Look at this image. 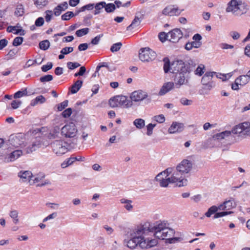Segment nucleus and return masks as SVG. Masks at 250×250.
I'll use <instances>...</instances> for the list:
<instances>
[{
  "label": "nucleus",
  "mask_w": 250,
  "mask_h": 250,
  "mask_svg": "<svg viewBox=\"0 0 250 250\" xmlns=\"http://www.w3.org/2000/svg\"><path fill=\"white\" fill-rule=\"evenodd\" d=\"M149 226L153 236L160 240H165L167 243L169 244L175 243L182 240L180 237H174L175 230L171 228L169 224L165 221H159L156 222L153 226Z\"/></svg>",
  "instance_id": "obj_1"
},
{
  "label": "nucleus",
  "mask_w": 250,
  "mask_h": 250,
  "mask_svg": "<svg viewBox=\"0 0 250 250\" xmlns=\"http://www.w3.org/2000/svg\"><path fill=\"white\" fill-rule=\"evenodd\" d=\"M136 234L139 237V247L142 249H148L158 244L157 239L152 234L147 224L136 228Z\"/></svg>",
  "instance_id": "obj_2"
},
{
  "label": "nucleus",
  "mask_w": 250,
  "mask_h": 250,
  "mask_svg": "<svg viewBox=\"0 0 250 250\" xmlns=\"http://www.w3.org/2000/svg\"><path fill=\"white\" fill-rule=\"evenodd\" d=\"M164 70L165 73L170 72L172 73H189L193 69L194 66L189 63L184 62L182 61H176L169 63L168 60L164 59Z\"/></svg>",
  "instance_id": "obj_3"
},
{
  "label": "nucleus",
  "mask_w": 250,
  "mask_h": 250,
  "mask_svg": "<svg viewBox=\"0 0 250 250\" xmlns=\"http://www.w3.org/2000/svg\"><path fill=\"white\" fill-rule=\"evenodd\" d=\"M248 10L246 3L241 0H231L226 8L227 12H231L235 16H240L246 13Z\"/></svg>",
  "instance_id": "obj_4"
},
{
  "label": "nucleus",
  "mask_w": 250,
  "mask_h": 250,
  "mask_svg": "<svg viewBox=\"0 0 250 250\" xmlns=\"http://www.w3.org/2000/svg\"><path fill=\"white\" fill-rule=\"evenodd\" d=\"M167 169H170V172L168 173V175L170 178V182L172 184H175L176 186L181 187L187 185L188 180L180 171L177 169L169 167Z\"/></svg>",
  "instance_id": "obj_5"
},
{
  "label": "nucleus",
  "mask_w": 250,
  "mask_h": 250,
  "mask_svg": "<svg viewBox=\"0 0 250 250\" xmlns=\"http://www.w3.org/2000/svg\"><path fill=\"white\" fill-rule=\"evenodd\" d=\"M109 105L112 108L123 107L128 108L132 106V104L125 96L117 95L110 98L108 101Z\"/></svg>",
  "instance_id": "obj_6"
},
{
  "label": "nucleus",
  "mask_w": 250,
  "mask_h": 250,
  "mask_svg": "<svg viewBox=\"0 0 250 250\" xmlns=\"http://www.w3.org/2000/svg\"><path fill=\"white\" fill-rule=\"evenodd\" d=\"M25 141V136L22 134L11 135L8 140L9 148L12 150L22 148L26 146Z\"/></svg>",
  "instance_id": "obj_7"
},
{
  "label": "nucleus",
  "mask_w": 250,
  "mask_h": 250,
  "mask_svg": "<svg viewBox=\"0 0 250 250\" xmlns=\"http://www.w3.org/2000/svg\"><path fill=\"white\" fill-rule=\"evenodd\" d=\"M51 146L53 152L57 156H61L68 151L67 143L62 140L54 141Z\"/></svg>",
  "instance_id": "obj_8"
},
{
  "label": "nucleus",
  "mask_w": 250,
  "mask_h": 250,
  "mask_svg": "<svg viewBox=\"0 0 250 250\" xmlns=\"http://www.w3.org/2000/svg\"><path fill=\"white\" fill-rule=\"evenodd\" d=\"M78 133V129L74 123L66 124L61 129V134L66 138H74Z\"/></svg>",
  "instance_id": "obj_9"
},
{
  "label": "nucleus",
  "mask_w": 250,
  "mask_h": 250,
  "mask_svg": "<svg viewBox=\"0 0 250 250\" xmlns=\"http://www.w3.org/2000/svg\"><path fill=\"white\" fill-rule=\"evenodd\" d=\"M139 57L141 61L149 62L155 60L156 53L150 48L145 47L140 50Z\"/></svg>",
  "instance_id": "obj_10"
},
{
  "label": "nucleus",
  "mask_w": 250,
  "mask_h": 250,
  "mask_svg": "<svg viewBox=\"0 0 250 250\" xmlns=\"http://www.w3.org/2000/svg\"><path fill=\"white\" fill-rule=\"evenodd\" d=\"M170 169H166L158 174L155 177V180L159 183L160 187L166 188L168 186L169 184H172L170 182V177L168 175V173L170 172Z\"/></svg>",
  "instance_id": "obj_11"
},
{
  "label": "nucleus",
  "mask_w": 250,
  "mask_h": 250,
  "mask_svg": "<svg viewBox=\"0 0 250 250\" xmlns=\"http://www.w3.org/2000/svg\"><path fill=\"white\" fill-rule=\"evenodd\" d=\"M148 97V93L141 89H138L132 92L129 96L131 103H140L146 100Z\"/></svg>",
  "instance_id": "obj_12"
},
{
  "label": "nucleus",
  "mask_w": 250,
  "mask_h": 250,
  "mask_svg": "<svg viewBox=\"0 0 250 250\" xmlns=\"http://www.w3.org/2000/svg\"><path fill=\"white\" fill-rule=\"evenodd\" d=\"M193 164L191 161L184 159L182 160L177 166L176 168L184 176L188 174L192 170Z\"/></svg>",
  "instance_id": "obj_13"
},
{
  "label": "nucleus",
  "mask_w": 250,
  "mask_h": 250,
  "mask_svg": "<svg viewBox=\"0 0 250 250\" xmlns=\"http://www.w3.org/2000/svg\"><path fill=\"white\" fill-rule=\"evenodd\" d=\"M188 73H180L175 76L174 79V85L177 88H179L182 85H187L188 80L187 77Z\"/></svg>",
  "instance_id": "obj_14"
},
{
  "label": "nucleus",
  "mask_w": 250,
  "mask_h": 250,
  "mask_svg": "<svg viewBox=\"0 0 250 250\" xmlns=\"http://www.w3.org/2000/svg\"><path fill=\"white\" fill-rule=\"evenodd\" d=\"M183 10H180L177 6L170 5L166 6L162 11V14L168 16H178Z\"/></svg>",
  "instance_id": "obj_15"
},
{
  "label": "nucleus",
  "mask_w": 250,
  "mask_h": 250,
  "mask_svg": "<svg viewBox=\"0 0 250 250\" xmlns=\"http://www.w3.org/2000/svg\"><path fill=\"white\" fill-rule=\"evenodd\" d=\"M183 33L179 29L176 28L167 33V40L172 42H176L182 38Z\"/></svg>",
  "instance_id": "obj_16"
},
{
  "label": "nucleus",
  "mask_w": 250,
  "mask_h": 250,
  "mask_svg": "<svg viewBox=\"0 0 250 250\" xmlns=\"http://www.w3.org/2000/svg\"><path fill=\"white\" fill-rule=\"evenodd\" d=\"M31 144L26 148V152L28 153H31L40 148L42 145L41 138L38 136L31 138Z\"/></svg>",
  "instance_id": "obj_17"
},
{
  "label": "nucleus",
  "mask_w": 250,
  "mask_h": 250,
  "mask_svg": "<svg viewBox=\"0 0 250 250\" xmlns=\"http://www.w3.org/2000/svg\"><path fill=\"white\" fill-rule=\"evenodd\" d=\"M215 74L214 72H208L203 76L201 80L202 84L207 86L208 88H211L213 86L212 81L213 75Z\"/></svg>",
  "instance_id": "obj_18"
},
{
  "label": "nucleus",
  "mask_w": 250,
  "mask_h": 250,
  "mask_svg": "<svg viewBox=\"0 0 250 250\" xmlns=\"http://www.w3.org/2000/svg\"><path fill=\"white\" fill-rule=\"evenodd\" d=\"M219 206L220 210L227 211L235 208L237 206V204L233 198H230L229 199L224 201Z\"/></svg>",
  "instance_id": "obj_19"
},
{
  "label": "nucleus",
  "mask_w": 250,
  "mask_h": 250,
  "mask_svg": "<svg viewBox=\"0 0 250 250\" xmlns=\"http://www.w3.org/2000/svg\"><path fill=\"white\" fill-rule=\"evenodd\" d=\"M185 128L184 124L173 122L168 129L169 134H175L182 132Z\"/></svg>",
  "instance_id": "obj_20"
},
{
  "label": "nucleus",
  "mask_w": 250,
  "mask_h": 250,
  "mask_svg": "<svg viewBox=\"0 0 250 250\" xmlns=\"http://www.w3.org/2000/svg\"><path fill=\"white\" fill-rule=\"evenodd\" d=\"M131 238L127 241L126 246L131 249H135L137 246H139V237L138 235L136 234V229L133 231V233H131Z\"/></svg>",
  "instance_id": "obj_21"
},
{
  "label": "nucleus",
  "mask_w": 250,
  "mask_h": 250,
  "mask_svg": "<svg viewBox=\"0 0 250 250\" xmlns=\"http://www.w3.org/2000/svg\"><path fill=\"white\" fill-rule=\"evenodd\" d=\"M246 124H245V122L236 125L232 128L231 131V133H232L234 134H237L240 137H246Z\"/></svg>",
  "instance_id": "obj_22"
},
{
  "label": "nucleus",
  "mask_w": 250,
  "mask_h": 250,
  "mask_svg": "<svg viewBox=\"0 0 250 250\" xmlns=\"http://www.w3.org/2000/svg\"><path fill=\"white\" fill-rule=\"evenodd\" d=\"M143 19V15H139L137 13L136 14L134 19L132 21L131 23L127 27L126 30L127 31H132L138 28L140 25Z\"/></svg>",
  "instance_id": "obj_23"
},
{
  "label": "nucleus",
  "mask_w": 250,
  "mask_h": 250,
  "mask_svg": "<svg viewBox=\"0 0 250 250\" xmlns=\"http://www.w3.org/2000/svg\"><path fill=\"white\" fill-rule=\"evenodd\" d=\"M174 83L173 82H169L165 83L159 92V95L163 96L171 90L174 87Z\"/></svg>",
  "instance_id": "obj_24"
},
{
  "label": "nucleus",
  "mask_w": 250,
  "mask_h": 250,
  "mask_svg": "<svg viewBox=\"0 0 250 250\" xmlns=\"http://www.w3.org/2000/svg\"><path fill=\"white\" fill-rule=\"evenodd\" d=\"M11 151L8 156V159L10 161H14L19 158L23 154L22 151L19 148L14 149H10Z\"/></svg>",
  "instance_id": "obj_25"
},
{
  "label": "nucleus",
  "mask_w": 250,
  "mask_h": 250,
  "mask_svg": "<svg viewBox=\"0 0 250 250\" xmlns=\"http://www.w3.org/2000/svg\"><path fill=\"white\" fill-rule=\"evenodd\" d=\"M32 173L30 171H20L18 176L20 178V180L22 182H28L30 184V181L31 179Z\"/></svg>",
  "instance_id": "obj_26"
},
{
  "label": "nucleus",
  "mask_w": 250,
  "mask_h": 250,
  "mask_svg": "<svg viewBox=\"0 0 250 250\" xmlns=\"http://www.w3.org/2000/svg\"><path fill=\"white\" fill-rule=\"evenodd\" d=\"M20 27H21V26L19 25V24L14 26H9L7 28V31L9 33L12 32L16 35L20 34V35H24V30L21 28H19Z\"/></svg>",
  "instance_id": "obj_27"
},
{
  "label": "nucleus",
  "mask_w": 250,
  "mask_h": 250,
  "mask_svg": "<svg viewBox=\"0 0 250 250\" xmlns=\"http://www.w3.org/2000/svg\"><path fill=\"white\" fill-rule=\"evenodd\" d=\"M68 8V3L67 2H63L59 4L54 9V14L56 16H60L62 11H65Z\"/></svg>",
  "instance_id": "obj_28"
},
{
  "label": "nucleus",
  "mask_w": 250,
  "mask_h": 250,
  "mask_svg": "<svg viewBox=\"0 0 250 250\" xmlns=\"http://www.w3.org/2000/svg\"><path fill=\"white\" fill-rule=\"evenodd\" d=\"M43 177H44L43 176H33V175H32L31 179L30 181L29 184L30 185H34L35 184L41 183L38 184L37 185V186H42L45 185L47 184V183L42 182V180Z\"/></svg>",
  "instance_id": "obj_29"
},
{
  "label": "nucleus",
  "mask_w": 250,
  "mask_h": 250,
  "mask_svg": "<svg viewBox=\"0 0 250 250\" xmlns=\"http://www.w3.org/2000/svg\"><path fill=\"white\" fill-rule=\"evenodd\" d=\"M83 84V81L77 80L70 87L71 93H76L81 88Z\"/></svg>",
  "instance_id": "obj_30"
},
{
  "label": "nucleus",
  "mask_w": 250,
  "mask_h": 250,
  "mask_svg": "<svg viewBox=\"0 0 250 250\" xmlns=\"http://www.w3.org/2000/svg\"><path fill=\"white\" fill-rule=\"evenodd\" d=\"M230 131H225L215 134L213 138L216 140H222L230 136Z\"/></svg>",
  "instance_id": "obj_31"
},
{
  "label": "nucleus",
  "mask_w": 250,
  "mask_h": 250,
  "mask_svg": "<svg viewBox=\"0 0 250 250\" xmlns=\"http://www.w3.org/2000/svg\"><path fill=\"white\" fill-rule=\"evenodd\" d=\"M121 203L124 204V208L128 211H131L133 208L132 201L130 200L123 198L120 200Z\"/></svg>",
  "instance_id": "obj_32"
},
{
  "label": "nucleus",
  "mask_w": 250,
  "mask_h": 250,
  "mask_svg": "<svg viewBox=\"0 0 250 250\" xmlns=\"http://www.w3.org/2000/svg\"><path fill=\"white\" fill-rule=\"evenodd\" d=\"M59 131L60 128L58 126H56L50 131L49 133L48 134L47 137L49 139H55L58 136Z\"/></svg>",
  "instance_id": "obj_33"
},
{
  "label": "nucleus",
  "mask_w": 250,
  "mask_h": 250,
  "mask_svg": "<svg viewBox=\"0 0 250 250\" xmlns=\"http://www.w3.org/2000/svg\"><path fill=\"white\" fill-rule=\"evenodd\" d=\"M220 206L219 205L218 207L216 206H212L210 207L208 211L205 213V216L207 217H210L211 215L214 213H216L218 210H220Z\"/></svg>",
  "instance_id": "obj_34"
},
{
  "label": "nucleus",
  "mask_w": 250,
  "mask_h": 250,
  "mask_svg": "<svg viewBox=\"0 0 250 250\" xmlns=\"http://www.w3.org/2000/svg\"><path fill=\"white\" fill-rule=\"evenodd\" d=\"M236 79L237 81L238 82L240 85H244L250 81V78L247 75L240 76Z\"/></svg>",
  "instance_id": "obj_35"
},
{
  "label": "nucleus",
  "mask_w": 250,
  "mask_h": 250,
  "mask_svg": "<svg viewBox=\"0 0 250 250\" xmlns=\"http://www.w3.org/2000/svg\"><path fill=\"white\" fill-rule=\"evenodd\" d=\"M104 6H105V2L104 1H101L96 3L94 6L95 9L94 15L100 13L101 10L104 8Z\"/></svg>",
  "instance_id": "obj_36"
},
{
  "label": "nucleus",
  "mask_w": 250,
  "mask_h": 250,
  "mask_svg": "<svg viewBox=\"0 0 250 250\" xmlns=\"http://www.w3.org/2000/svg\"><path fill=\"white\" fill-rule=\"evenodd\" d=\"M133 125L138 129H142L145 126V121L142 119H136L134 121Z\"/></svg>",
  "instance_id": "obj_37"
},
{
  "label": "nucleus",
  "mask_w": 250,
  "mask_h": 250,
  "mask_svg": "<svg viewBox=\"0 0 250 250\" xmlns=\"http://www.w3.org/2000/svg\"><path fill=\"white\" fill-rule=\"evenodd\" d=\"M24 13V6L22 4H19L17 6L15 11V14L18 17L22 16Z\"/></svg>",
  "instance_id": "obj_38"
},
{
  "label": "nucleus",
  "mask_w": 250,
  "mask_h": 250,
  "mask_svg": "<svg viewBox=\"0 0 250 250\" xmlns=\"http://www.w3.org/2000/svg\"><path fill=\"white\" fill-rule=\"evenodd\" d=\"M205 67L203 64H199L195 69L194 73L196 75L201 76L205 72Z\"/></svg>",
  "instance_id": "obj_39"
},
{
  "label": "nucleus",
  "mask_w": 250,
  "mask_h": 250,
  "mask_svg": "<svg viewBox=\"0 0 250 250\" xmlns=\"http://www.w3.org/2000/svg\"><path fill=\"white\" fill-rule=\"evenodd\" d=\"M10 216L13 219L14 224H17L19 222L18 218L19 213L17 210H12L10 212Z\"/></svg>",
  "instance_id": "obj_40"
},
{
  "label": "nucleus",
  "mask_w": 250,
  "mask_h": 250,
  "mask_svg": "<svg viewBox=\"0 0 250 250\" xmlns=\"http://www.w3.org/2000/svg\"><path fill=\"white\" fill-rule=\"evenodd\" d=\"M28 92L26 88H25L22 90L18 91L15 93L14 95V98L15 99L20 98L24 96H27Z\"/></svg>",
  "instance_id": "obj_41"
},
{
  "label": "nucleus",
  "mask_w": 250,
  "mask_h": 250,
  "mask_svg": "<svg viewBox=\"0 0 250 250\" xmlns=\"http://www.w3.org/2000/svg\"><path fill=\"white\" fill-rule=\"evenodd\" d=\"M232 213H233V212L231 211L225 210V211H222V212H216L214 214L213 217H214V218L216 219V218L224 217V216L228 215H229Z\"/></svg>",
  "instance_id": "obj_42"
},
{
  "label": "nucleus",
  "mask_w": 250,
  "mask_h": 250,
  "mask_svg": "<svg viewBox=\"0 0 250 250\" xmlns=\"http://www.w3.org/2000/svg\"><path fill=\"white\" fill-rule=\"evenodd\" d=\"M104 9L107 13H111L115 11L116 9L115 5L113 3H105V6H104Z\"/></svg>",
  "instance_id": "obj_43"
},
{
  "label": "nucleus",
  "mask_w": 250,
  "mask_h": 250,
  "mask_svg": "<svg viewBox=\"0 0 250 250\" xmlns=\"http://www.w3.org/2000/svg\"><path fill=\"white\" fill-rule=\"evenodd\" d=\"M89 29L88 28H84L79 29L76 32V35L77 36V37H81L87 34L89 32Z\"/></svg>",
  "instance_id": "obj_44"
},
{
  "label": "nucleus",
  "mask_w": 250,
  "mask_h": 250,
  "mask_svg": "<svg viewBox=\"0 0 250 250\" xmlns=\"http://www.w3.org/2000/svg\"><path fill=\"white\" fill-rule=\"evenodd\" d=\"M33 1L37 7H42L48 4L47 0H33Z\"/></svg>",
  "instance_id": "obj_45"
},
{
  "label": "nucleus",
  "mask_w": 250,
  "mask_h": 250,
  "mask_svg": "<svg viewBox=\"0 0 250 250\" xmlns=\"http://www.w3.org/2000/svg\"><path fill=\"white\" fill-rule=\"evenodd\" d=\"M50 46V42L47 40H44L39 43L40 48L43 50H47Z\"/></svg>",
  "instance_id": "obj_46"
},
{
  "label": "nucleus",
  "mask_w": 250,
  "mask_h": 250,
  "mask_svg": "<svg viewBox=\"0 0 250 250\" xmlns=\"http://www.w3.org/2000/svg\"><path fill=\"white\" fill-rule=\"evenodd\" d=\"M232 75L231 73L228 74H216V77L224 81L229 80Z\"/></svg>",
  "instance_id": "obj_47"
},
{
  "label": "nucleus",
  "mask_w": 250,
  "mask_h": 250,
  "mask_svg": "<svg viewBox=\"0 0 250 250\" xmlns=\"http://www.w3.org/2000/svg\"><path fill=\"white\" fill-rule=\"evenodd\" d=\"M23 41V38L21 37H16L12 42V44L14 46H18L20 45H21Z\"/></svg>",
  "instance_id": "obj_48"
},
{
  "label": "nucleus",
  "mask_w": 250,
  "mask_h": 250,
  "mask_svg": "<svg viewBox=\"0 0 250 250\" xmlns=\"http://www.w3.org/2000/svg\"><path fill=\"white\" fill-rule=\"evenodd\" d=\"M74 16L72 12L68 11L62 16V19L63 21H68Z\"/></svg>",
  "instance_id": "obj_49"
},
{
  "label": "nucleus",
  "mask_w": 250,
  "mask_h": 250,
  "mask_svg": "<svg viewBox=\"0 0 250 250\" xmlns=\"http://www.w3.org/2000/svg\"><path fill=\"white\" fill-rule=\"evenodd\" d=\"M122 45V43L120 42L114 43L111 46L110 50L112 52H117L120 49Z\"/></svg>",
  "instance_id": "obj_50"
},
{
  "label": "nucleus",
  "mask_w": 250,
  "mask_h": 250,
  "mask_svg": "<svg viewBox=\"0 0 250 250\" xmlns=\"http://www.w3.org/2000/svg\"><path fill=\"white\" fill-rule=\"evenodd\" d=\"M153 119L159 123H163L165 121V117L163 114L155 116Z\"/></svg>",
  "instance_id": "obj_51"
},
{
  "label": "nucleus",
  "mask_w": 250,
  "mask_h": 250,
  "mask_svg": "<svg viewBox=\"0 0 250 250\" xmlns=\"http://www.w3.org/2000/svg\"><path fill=\"white\" fill-rule=\"evenodd\" d=\"M155 126H156V124H153L151 123L149 124L146 126V128H147L146 134L148 136H150L152 135V132H153V129Z\"/></svg>",
  "instance_id": "obj_52"
},
{
  "label": "nucleus",
  "mask_w": 250,
  "mask_h": 250,
  "mask_svg": "<svg viewBox=\"0 0 250 250\" xmlns=\"http://www.w3.org/2000/svg\"><path fill=\"white\" fill-rule=\"evenodd\" d=\"M80 64L78 62H69L67 63V67L71 70L76 68L80 66Z\"/></svg>",
  "instance_id": "obj_53"
},
{
  "label": "nucleus",
  "mask_w": 250,
  "mask_h": 250,
  "mask_svg": "<svg viewBox=\"0 0 250 250\" xmlns=\"http://www.w3.org/2000/svg\"><path fill=\"white\" fill-rule=\"evenodd\" d=\"M181 104L184 105H190L192 104V101L186 98H182L180 101Z\"/></svg>",
  "instance_id": "obj_54"
},
{
  "label": "nucleus",
  "mask_w": 250,
  "mask_h": 250,
  "mask_svg": "<svg viewBox=\"0 0 250 250\" xmlns=\"http://www.w3.org/2000/svg\"><path fill=\"white\" fill-rule=\"evenodd\" d=\"M21 104V102L19 100H14L12 102L11 105L13 109H17Z\"/></svg>",
  "instance_id": "obj_55"
},
{
  "label": "nucleus",
  "mask_w": 250,
  "mask_h": 250,
  "mask_svg": "<svg viewBox=\"0 0 250 250\" xmlns=\"http://www.w3.org/2000/svg\"><path fill=\"white\" fill-rule=\"evenodd\" d=\"M73 51V47H66L63 48L61 51V53L64 55L68 54Z\"/></svg>",
  "instance_id": "obj_56"
},
{
  "label": "nucleus",
  "mask_w": 250,
  "mask_h": 250,
  "mask_svg": "<svg viewBox=\"0 0 250 250\" xmlns=\"http://www.w3.org/2000/svg\"><path fill=\"white\" fill-rule=\"evenodd\" d=\"M53 64L51 62H48L46 64L43 65L42 67V70L43 72H46L52 68Z\"/></svg>",
  "instance_id": "obj_57"
},
{
  "label": "nucleus",
  "mask_w": 250,
  "mask_h": 250,
  "mask_svg": "<svg viewBox=\"0 0 250 250\" xmlns=\"http://www.w3.org/2000/svg\"><path fill=\"white\" fill-rule=\"evenodd\" d=\"M53 80V76L51 75H47L41 77L40 81L42 82H47Z\"/></svg>",
  "instance_id": "obj_58"
},
{
  "label": "nucleus",
  "mask_w": 250,
  "mask_h": 250,
  "mask_svg": "<svg viewBox=\"0 0 250 250\" xmlns=\"http://www.w3.org/2000/svg\"><path fill=\"white\" fill-rule=\"evenodd\" d=\"M68 101L66 100L61 104H59L58 105V109L59 111H62L63 109H64L68 105Z\"/></svg>",
  "instance_id": "obj_59"
},
{
  "label": "nucleus",
  "mask_w": 250,
  "mask_h": 250,
  "mask_svg": "<svg viewBox=\"0 0 250 250\" xmlns=\"http://www.w3.org/2000/svg\"><path fill=\"white\" fill-rule=\"evenodd\" d=\"M45 19L46 22H49L52 17V11L51 10H47L45 11Z\"/></svg>",
  "instance_id": "obj_60"
},
{
  "label": "nucleus",
  "mask_w": 250,
  "mask_h": 250,
  "mask_svg": "<svg viewBox=\"0 0 250 250\" xmlns=\"http://www.w3.org/2000/svg\"><path fill=\"white\" fill-rule=\"evenodd\" d=\"M62 114L64 118H68L72 114V109L70 108H68L63 111Z\"/></svg>",
  "instance_id": "obj_61"
},
{
  "label": "nucleus",
  "mask_w": 250,
  "mask_h": 250,
  "mask_svg": "<svg viewBox=\"0 0 250 250\" xmlns=\"http://www.w3.org/2000/svg\"><path fill=\"white\" fill-rule=\"evenodd\" d=\"M220 47L222 49H232L234 48L233 45L231 44H229L226 43H222L220 44Z\"/></svg>",
  "instance_id": "obj_62"
},
{
  "label": "nucleus",
  "mask_w": 250,
  "mask_h": 250,
  "mask_svg": "<svg viewBox=\"0 0 250 250\" xmlns=\"http://www.w3.org/2000/svg\"><path fill=\"white\" fill-rule=\"evenodd\" d=\"M159 38L162 42H165L167 40V33L166 34L165 32H161L159 35Z\"/></svg>",
  "instance_id": "obj_63"
},
{
  "label": "nucleus",
  "mask_w": 250,
  "mask_h": 250,
  "mask_svg": "<svg viewBox=\"0 0 250 250\" xmlns=\"http://www.w3.org/2000/svg\"><path fill=\"white\" fill-rule=\"evenodd\" d=\"M245 124H246V125H245V136L246 137L250 136V123L245 122Z\"/></svg>",
  "instance_id": "obj_64"
}]
</instances>
